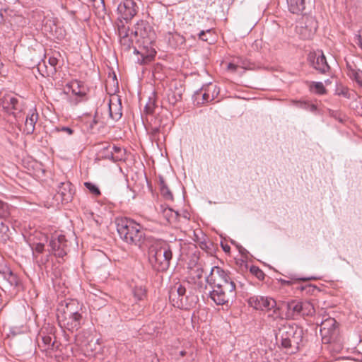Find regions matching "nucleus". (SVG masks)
Segmentation results:
<instances>
[{
    "instance_id": "nucleus-1",
    "label": "nucleus",
    "mask_w": 362,
    "mask_h": 362,
    "mask_svg": "<svg viewBox=\"0 0 362 362\" xmlns=\"http://www.w3.org/2000/svg\"><path fill=\"white\" fill-rule=\"evenodd\" d=\"M0 105L6 112L13 116L15 125L20 130L23 123V131L26 134H32L34 132L35 124L39 118L35 107L30 108L25 112L23 100L13 94H7L2 97Z\"/></svg>"
},
{
    "instance_id": "nucleus-2",
    "label": "nucleus",
    "mask_w": 362,
    "mask_h": 362,
    "mask_svg": "<svg viewBox=\"0 0 362 362\" xmlns=\"http://www.w3.org/2000/svg\"><path fill=\"white\" fill-rule=\"evenodd\" d=\"M303 334V329L297 325L286 324L279 329L276 339L281 348L286 349L290 354H295L299 350Z\"/></svg>"
},
{
    "instance_id": "nucleus-3",
    "label": "nucleus",
    "mask_w": 362,
    "mask_h": 362,
    "mask_svg": "<svg viewBox=\"0 0 362 362\" xmlns=\"http://www.w3.org/2000/svg\"><path fill=\"white\" fill-rule=\"evenodd\" d=\"M115 224L119 236L124 242L138 246L141 245L144 233L140 224L128 218H116Z\"/></svg>"
},
{
    "instance_id": "nucleus-4",
    "label": "nucleus",
    "mask_w": 362,
    "mask_h": 362,
    "mask_svg": "<svg viewBox=\"0 0 362 362\" xmlns=\"http://www.w3.org/2000/svg\"><path fill=\"white\" fill-rule=\"evenodd\" d=\"M173 257L170 244L164 240L155 242L148 250V259L153 268L158 272L166 271Z\"/></svg>"
},
{
    "instance_id": "nucleus-5",
    "label": "nucleus",
    "mask_w": 362,
    "mask_h": 362,
    "mask_svg": "<svg viewBox=\"0 0 362 362\" xmlns=\"http://www.w3.org/2000/svg\"><path fill=\"white\" fill-rule=\"evenodd\" d=\"M206 283L211 286L209 297L217 305H228L236 298V286L221 285L215 281L212 276H206Z\"/></svg>"
},
{
    "instance_id": "nucleus-6",
    "label": "nucleus",
    "mask_w": 362,
    "mask_h": 362,
    "mask_svg": "<svg viewBox=\"0 0 362 362\" xmlns=\"http://www.w3.org/2000/svg\"><path fill=\"white\" fill-rule=\"evenodd\" d=\"M250 306L257 310L267 312V317L273 321L282 319L281 303H277L272 297L252 296L247 299Z\"/></svg>"
},
{
    "instance_id": "nucleus-7",
    "label": "nucleus",
    "mask_w": 362,
    "mask_h": 362,
    "mask_svg": "<svg viewBox=\"0 0 362 362\" xmlns=\"http://www.w3.org/2000/svg\"><path fill=\"white\" fill-rule=\"evenodd\" d=\"M286 306L287 311L286 317L288 319H295L298 316H308L315 313L313 304L309 301L291 300L281 303V308Z\"/></svg>"
},
{
    "instance_id": "nucleus-8",
    "label": "nucleus",
    "mask_w": 362,
    "mask_h": 362,
    "mask_svg": "<svg viewBox=\"0 0 362 362\" xmlns=\"http://www.w3.org/2000/svg\"><path fill=\"white\" fill-rule=\"evenodd\" d=\"M320 332L325 344L335 343L339 340L338 324L334 318L329 317L323 320L320 325Z\"/></svg>"
},
{
    "instance_id": "nucleus-9",
    "label": "nucleus",
    "mask_w": 362,
    "mask_h": 362,
    "mask_svg": "<svg viewBox=\"0 0 362 362\" xmlns=\"http://www.w3.org/2000/svg\"><path fill=\"white\" fill-rule=\"evenodd\" d=\"M317 28V23L313 17H305L296 26V30L299 37L303 40L311 38Z\"/></svg>"
},
{
    "instance_id": "nucleus-10",
    "label": "nucleus",
    "mask_w": 362,
    "mask_h": 362,
    "mask_svg": "<svg viewBox=\"0 0 362 362\" xmlns=\"http://www.w3.org/2000/svg\"><path fill=\"white\" fill-rule=\"evenodd\" d=\"M49 247V252L57 257L63 258L67 254V240L64 235L52 236Z\"/></svg>"
},
{
    "instance_id": "nucleus-11",
    "label": "nucleus",
    "mask_w": 362,
    "mask_h": 362,
    "mask_svg": "<svg viewBox=\"0 0 362 362\" xmlns=\"http://www.w3.org/2000/svg\"><path fill=\"white\" fill-rule=\"evenodd\" d=\"M57 320L59 326L71 332L78 331L83 323L82 315H58Z\"/></svg>"
},
{
    "instance_id": "nucleus-12",
    "label": "nucleus",
    "mask_w": 362,
    "mask_h": 362,
    "mask_svg": "<svg viewBox=\"0 0 362 362\" xmlns=\"http://www.w3.org/2000/svg\"><path fill=\"white\" fill-rule=\"evenodd\" d=\"M308 62L312 67L321 74H327L330 67L322 51L311 52L308 55Z\"/></svg>"
},
{
    "instance_id": "nucleus-13",
    "label": "nucleus",
    "mask_w": 362,
    "mask_h": 362,
    "mask_svg": "<svg viewBox=\"0 0 362 362\" xmlns=\"http://www.w3.org/2000/svg\"><path fill=\"white\" fill-rule=\"evenodd\" d=\"M135 36H140L146 40V42L151 43L156 39V33L152 26L147 22L141 20L135 25V30L132 32Z\"/></svg>"
},
{
    "instance_id": "nucleus-14",
    "label": "nucleus",
    "mask_w": 362,
    "mask_h": 362,
    "mask_svg": "<svg viewBox=\"0 0 362 362\" xmlns=\"http://www.w3.org/2000/svg\"><path fill=\"white\" fill-rule=\"evenodd\" d=\"M136 4L133 0H124L117 6L119 18L127 23L137 13Z\"/></svg>"
},
{
    "instance_id": "nucleus-15",
    "label": "nucleus",
    "mask_w": 362,
    "mask_h": 362,
    "mask_svg": "<svg viewBox=\"0 0 362 362\" xmlns=\"http://www.w3.org/2000/svg\"><path fill=\"white\" fill-rule=\"evenodd\" d=\"M81 306L77 300L73 299L65 300L61 303L57 309V316L81 315Z\"/></svg>"
},
{
    "instance_id": "nucleus-16",
    "label": "nucleus",
    "mask_w": 362,
    "mask_h": 362,
    "mask_svg": "<svg viewBox=\"0 0 362 362\" xmlns=\"http://www.w3.org/2000/svg\"><path fill=\"white\" fill-rule=\"evenodd\" d=\"M186 288L180 283L175 284L169 291V299L174 306L180 307L183 305V299L185 296Z\"/></svg>"
},
{
    "instance_id": "nucleus-17",
    "label": "nucleus",
    "mask_w": 362,
    "mask_h": 362,
    "mask_svg": "<svg viewBox=\"0 0 362 362\" xmlns=\"http://www.w3.org/2000/svg\"><path fill=\"white\" fill-rule=\"evenodd\" d=\"M74 194L72 184L68 181L62 182L58 185L56 199L58 200L60 198L62 204L69 203L72 200Z\"/></svg>"
},
{
    "instance_id": "nucleus-18",
    "label": "nucleus",
    "mask_w": 362,
    "mask_h": 362,
    "mask_svg": "<svg viewBox=\"0 0 362 362\" xmlns=\"http://www.w3.org/2000/svg\"><path fill=\"white\" fill-rule=\"evenodd\" d=\"M211 276L218 284H221V285L230 284L231 286H235L230 274L219 267H214L211 268L210 274L207 276Z\"/></svg>"
},
{
    "instance_id": "nucleus-19",
    "label": "nucleus",
    "mask_w": 362,
    "mask_h": 362,
    "mask_svg": "<svg viewBox=\"0 0 362 362\" xmlns=\"http://www.w3.org/2000/svg\"><path fill=\"white\" fill-rule=\"evenodd\" d=\"M346 70L349 77L362 88V70L354 62L346 60Z\"/></svg>"
},
{
    "instance_id": "nucleus-20",
    "label": "nucleus",
    "mask_w": 362,
    "mask_h": 362,
    "mask_svg": "<svg viewBox=\"0 0 362 362\" xmlns=\"http://www.w3.org/2000/svg\"><path fill=\"white\" fill-rule=\"evenodd\" d=\"M291 104L292 105L296 106L298 108L310 112L314 114H317L318 112L317 107L315 104L310 103L308 100H291Z\"/></svg>"
},
{
    "instance_id": "nucleus-21",
    "label": "nucleus",
    "mask_w": 362,
    "mask_h": 362,
    "mask_svg": "<svg viewBox=\"0 0 362 362\" xmlns=\"http://www.w3.org/2000/svg\"><path fill=\"white\" fill-rule=\"evenodd\" d=\"M288 11L293 14L301 13L305 8V0H286Z\"/></svg>"
},
{
    "instance_id": "nucleus-22",
    "label": "nucleus",
    "mask_w": 362,
    "mask_h": 362,
    "mask_svg": "<svg viewBox=\"0 0 362 362\" xmlns=\"http://www.w3.org/2000/svg\"><path fill=\"white\" fill-rule=\"evenodd\" d=\"M242 69L243 70L252 69L253 64L247 59H238L237 63H229L228 65V69L232 71H235L238 69Z\"/></svg>"
},
{
    "instance_id": "nucleus-23",
    "label": "nucleus",
    "mask_w": 362,
    "mask_h": 362,
    "mask_svg": "<svg viewBox=\"0 0 362 362\" xmlns=\"http://www.w3.org/2000/svg\"><path fill=\"white\" fill-rule=\"evenodd\" d=\"M182 96V88H175V90L170 89L168 91L166 98L168 103L175 105L178 101L181 100Z\"/></svg>"
},
{
    "instance_id": "nucleus-24",
    "label": "nucleus",
    "mask_w": 362,
    "mask_h": 362,
    "mask_svg": "<svg viewBox=\"0 0 362 362\" xmlns=\"http://www.w3.org/2000/svg\"><path fill=\"white\" fill-rule=\"evenodd\" d=\"M108 110L110 117L114 121H118L122 115V106L121 104H114L111 101L108 105Z\"/></svg>"
},
{
    "instance_id": "nucleus-25",
    "label": "nucleus",
    "mask_w": 362,
    "mask_h": 362,
    "mask_svg": "<svg viewBox=\"0 0 362 362\" xmlns=\"http://www.w3.org/2000/svg\"><path fill=\"white\" fill-rule=\"evenodd\" d=\"M1 277L5 281L6 286L9 287H16L18 285V278L10 268L6 269V273L4 276H1Z\"/></svg>"
},
{
    "instance_id": "nucleus-26",
    "label": "nucleus",
    "mask_w": 362,
    "mask_h": 362,
    "mask_svg": "<svg viewBox=\"0 0 362 362\" xmlns=\"http://www.w3.org/2000/svg\"><path fill=\"white\" fill-rule=\"evenodd\" d=\"M169 43L174 47L178 46L179 45H183L185 42V37L177 33L173 34L169 33Z\"/></svg>"
},
{
    "instance_id": "nucleus-27",
    "label": "nucleus",
    "mask_w": 362,
    "mask_h": 362,
    "mask_svg": "<svg viewBox=\"0 0 362 362\" xmlns=\"http://www.w3.org/2000/svg\"><path fill=\"white\" fill-rule=\"evenodd\" d=\"M112 153L115 154V162L126 160V150L117 146H112Z\"/></svg>"
},
{
    "instance_id": "nucleus-28",
    "label": "nucleus",
    "mask_w": 362,
    "mask_h": 362,
    "mask_svg": "<svg viewBox=\"0 0 362 362\" xmlns=\"http://www.w3.org/2000/svg\"><path fill=\"white\" fill-rule=\"evenodd\" d=\"M309 88L310 91L319 95H322L326 92V89L322 82H310Z\"/></svg>"
},
{
    "instance_id": "nucleus-29",
    "label": "nucleus",
    "mask_w": 362,
    "mask_h": 362,
    "mask_svg": "<svg viewBox=\"0 0 362 362\" xmlns=\"http://www.w3.org/2000/svg\"><path fill=\"white\" fill-rule=\"evenodd\" d=\"M160 190L163 197L166 200H173V196L168 186L166 185L165 181L163 179L160 180Z\"/></svg>"
},
{
    "instance_id": "nucleus-30",
    "label": "nucleus",
    "mask_w": 362,
    "mask_h": 362,
    "mask_svg": "<svg viewBox=\"0 0 362 362\" xmlns=\"http://www.w3.org/2000/svg\"><path fill=\"white\" fill-rule=\"evenodd\" d=\"M72 93L80 98H83L86 95V92L84 87H81L79 82L76 81L73 83L71 85Z\"/></svg>"
},
{
    "instance_id": "nucleus-31",
    "label": "nucleus",
    "mask_w": 362,
    "mask_h": 362,
    "mask_svg": "<svg viewBox=\"0 0 362 362\" xmlns=\"http://www.w3.org/2000/svg\"><path fill=\"white\" fill-rule=\"evenodd\" d=\"M163 214L164 217L167 219L168 221L170 222L172 220H175L177 218L179 214L177 211H174L170 207H166L163 209Z\"/></svg>"
},
{
    "instance_id": "nucleus-32",
    "label": "nucleus",
    "mask_w": 362,
    "mask_h": 362,
    "mask_svg": "<svg viewBox=\"0 0 362 362\" xmlns=\"http://www.w3.org/2000/svg\"><path fill=\"white\" fill-rule=\"evenodd\" d=\"M10 215V206L7 203L0 200V218H8Z\"/></svg>"
},
{
    "instance_id": "nucleus-33",
    "label": "nucleus",
    "mask_w": 362,
    "mask_h": 362,
    "mask_svg": "<svg viewBox=\"0 0 362 362\" xmlns=\"http://www.w3.org/2000/svg\"><path fill=\"white\" fill-rule=\"evenodd\" d=\"M134 298L138 300H142L146 296V289L141 286H136L133 290Z\"/></svg>"
},
{
    "instance_id": "nucleus-34",
    "label": "nucleus",
    "mask_w": 362,
    "mask_h": 362,
    "mask_svg": "<svg viewBox=\"0 0 362 362\" xmlns=\"http://www.w3.org/2000/svg\"><path fill=\"white\" fill-rule=\"evenodd\" d=\"M84 186L88 189V191L95 196L100 195V190L98 187L90 182H84Z\"/></svg>"
},
{
    "instance_id": "nucleus-35",
    "label": "nucleus",
    "mask_w": 362,
    "mask_h": 362,
    "mask_svg": "<svg viewBox=\"0 0 362 362\" xmlns=\"http://www.w3.org/2000/svg\"><path fill=\"white\" fill-rule=\"evenodd\" d=\"M0 234L2 235H5L8 237V232L9 231V228L8 223L6 221L7 218H0Z\"/></svg>"
},
{
    "instance_id": "nucleus-36",
    "label": "nucleus",
    "mask_w": 362,
    "mask_h": 362,
    "mask_svg": "<svg viewBox=\"0 0 362 362\" xmlns=\"http://www.w3.org/2000/svg\"><path fill=\"white\" fill-rule=\"evenodd\" d=\"M120 44L124 51H129L132 46L133 40L129 37L120 39Z\"/></svg>"
},
{
    "instance_id": "nucleus-37",
    "label": "nucleus",
    "mask_w": 362,
    "mask_h": 362,
    "mask_svg": "<svg viewBox=\"0 0 362 362\" xmlns=\"http://www.w3.org/2000/svg\"><path fill=\"white\" fill-rule=\"evenodd\" d=\"M112 146H107V147H105L103 148V156L105 158L115 162V154L112 153Z\"/></svg>"
},
{
    "instance_id": "nucleus-38",
    "label": "nucleus",
    "mask_w": 362,
    "mask_h": 362,
    "mask_svg": "<svg viewBox=\"0 0 362 362\" xmlns=\"http://www.w3.org/2000/svg\"><path fill=\"white\" fill-rule=\"evenodd\" d=\"M354 42L360 49H362V28L355 33Z\"/></svg>"
},
{
    "instance_id": "nucleus-39",
    "label": "nucleus",
    "mask_w": 362,
    "mask_h": 362,
    "mask_svg": "<svg viewBox=\"0 0 362 362\" xmlns=\"http://www.w3.org/2000/svg\"><path fill=\"white\" fill-rule=\"evenodd\" d=\"M155 100L153 98H149L148 101L146 103L144 110L147 114H151L153 112L155 108Z\"/></svg>"
},
{
    "instance_id": "nucleus-40",
    "label": "nucleus",
    "mask_w": 362,
    "mask_h": 362,
    "mask_svg": "<svg viewBox=\"0 0 362 362\" xmlns=\"http://www.w3.org/2000/svg\"><path fill=\"white\" fill-rule=\"evenodd\" d=\"M118 35L120 39H124L125 37H129V28H127L125 25H122L121 26H119L118 28Z\"/></svg>"
},
{
    "instance_id": "nucleus-41",
    "label": "nucleus",
    "mask_w": 362,
    "mask_h": 362,
    "mask_svg": "<svg viewBox=\"0 0 362 362\" xmlns=\"http://www.w3.org/2000/svg\"><path fill=\"white\" fill-rule=\"evenodd\" d=\"M203 103H208L213 100V96H211V87L204 88V93L202 95Z\"/></svg>"
},
{
    "instance_id": "nucleus-42",
    "label": "nucleus",
    "mask_w": 362,
    "mask_h": 362,
    "mask_svg": "<svg viewBox=\"0 0 362 362\" xmlns=\"http://www.w3.org/2000/svg\"><path fill=\"white\" fill-rule=\"evenodd\" d=\"M33 253L35 252L37 253H42L45 250V244L43 243H33L31 245Z\"/></svg>"
},
{
    "instance_id": "nucleus-43",
    "label": "nucleus",
    "mask_w": 362,
    "mask_h": 362,
    "mask_svg": "<svg viewBox=\"0 0 362 362\" xmlns=\"http://www.w3.org/2000/svg\"><path fill=\"white\" fill-rule=\"evenodd\" d=\"M42 341L47 346V349L52 348L54 345V341L52 340V338L50 336L43 337Z\"/></svg>"
},
{
    "instance_id": "nucleus-44",
    "label": "nucleus",
    "mask_w": 362,
    "mask_h": 362,
    "mask_svg": "<svg viewBox=\"0 0 362 362\" xmlns=\"http://www.w3.org/2000/svg\"><path fill=\"white\" fill-rule=\"evenodd\" d=\"M207 87H211V96H213V100L217 98V96L220 93V88L219 87L214 85H209Z\"/></svg>"
},
{
    "instance_id": "nucleus-45",
    "label": "nucleus",
    "mask_w": 362,
    "mask_h": 362,
    "mask_svg": "<svg viewBox=\"0 0 362 362\" xmlns=\"http://www.w3.org/2000/svg\"><path fill=\"white\" fill-rule=\"evenodd\" d=\"M56 130L57 132H64L66 133L68 135H71L74 133V130L68 127H57Z\"/></svg>"
},
{
    "instance_id": "nucleus-46",
    "label": "nucleus",
    "mask_w": 362,
    "mask_h": 362,
    "mask_svg": "<svg viewBox=\"0 0 362 362\" xmlns=\"http://www.w3.org/2000/svg\"><path fill=\"white\" fill-rule=\"evenodd\" d=\"M23 332H24L23 327L18 328L16 327H12L10 328V333L14 336Z\"/></svg>"
},
{
    "instance_id": "nucleus-47",
    "label": "nucleus",
    "mask_w": 362,
    "mask_h": 362,
    "mask_svg": "<svg viewBox=\"0 0 362 362\" xmlns=\"http://www.w3.org/2000/svg\"><path fill=\"white\" fill-rule=\"evenodd\" d=\"M250 271L254 273L258 278L264 275L262 271L259 269L257 267H252Z\"/></svg>"
},
{
    "instance_id": "nucleus-48",
    "label": "nucleus",
    "mask_w": 362,
    "mask_h": 362,
    "mask_svg": "<svg viewBox=\"0 0 362 362\" xmlns=\"http://www.w3.org/2000/svg\"><path fill=\"white\" fill-rule=\"evenodd\" d=\"M351 94L352 93L349 90V89L345 88H343L339 93V95H343L346 98H351Z\"/></svg>"
},
{
    "instance_id": "nucleus-49",
    "label": "nucleus",
    "mask_w": 362,
    "mask_h": 362,
    "mask_svg": "<svg viewBox=\"0 0 362 362\" xmlns=\"http://www.w3.org/2000/svg\"><path fill=\"white\" fill-rule=\"evenodd\" d=\"M211 33V30L209 29L206 31L204 30H202L199 33V39H201L203 41H207L208 40V38L206 37V34L208 33Z\"/></svg>"
},
{
    "instance_id": "nucleus-50",
    "label": "nucleus",
    "mask_w": 362,
    "mask_h": 362,
    "mask_svg": "<svg viewBox=\"0 0 362 362\" xmlns=\"http://www.w3.org/2000/svg\"><path fill=\"white\" fill-rule=\"evenodd\" d=\"M49 65L55 69V66L58 63V60L56 57H49L48 59Z\"/></svg>"
},
{
    "instance_id": "nucleus-51",
    "label": "nucleus",
    "mask_w": 362,
    "mask_h": 362,
    "mask_svg": "<svg viewBox=\"0 0 362 362\" xmlns=\"http://www.w3.org/2000/svg\"><path fill=\"white\" fill-rule=\"evenodd\" d=\"M141 59H138V62L139 64H144L146 63V60H151L153 59V56H146V57H144L143 54H141Z\"/></svg>"
},
{
    "instance_id": "nucleus-52",
    "label": "nucleus",
    "mask_w": 362,
    "mask_h": 362,
    "mask_svg": "<svg viewBox=\"0 0 362 362\" xmlns=\"http://www.w3.org/2000/svg\"><path fill=\"white\" fill-rule=\"evenodd\" d=\"M50 33H51L52 36H53V37H55V36H56V37H57V39H59V40L62 39V38L64 37V33H63V32H62V30H60V33H59V34L58 35H56L55 34H54V33H53V29H52V28H51Z\"/></svg>"
},
{
    "instance_id": "nucleus-53",
    "label": "nucleus",
    "mask_w": 362,
    "mask_h": 362,
    "mask_svg": "<svg viewBox=\"0 0 362 362\" xmlns=\"http://www.w3.org/2000/svg\"><path fill=\"white\" fill-rule=\"evenodd\" d=\"M9 269L6 265H0V276H4L6 273V269Z\"/></svg>"
},
{
    "instance_id": "nucleus-54",
    "label": "nucleus",
    "mask_w": 362,
    "mask_h": 362,
    "mask_svg": "<svg viewBox=\"0 0 362 362\" xmlns=\"http://www.w3.org/2000/svg\"><path fill=\"white\" fill-rule=\"evenodd\" d=\"M51 24L55 28V29H57V25L51 21H49L46 23V25H45V28H47V27L48 26V25H51Z\"/></svg>"
},
{
    "instance_id": "nucleus-55",
    "label": "nucleus",
    "mask_w": 362,
    "mask_h": 362,
    "mask_svg": "<svg viewBox=\"0 0 362 362\" xmlns=\"http://www.w3.org/2000/svg\"><path fill=\"white\" fill-rule=\"evenodd\" d=\"M97 124V120L94 118L90 124V128H93L95 124Z\"/></svg>"
},
{
    "instance_id": "nucleus-56",
    "label": "nucleus",
    "mask_w": 362,
    "mask_h": 362,
    "mask_svg": "<svg viewBox=\"0 0 362 362\" xmlns=\"http://www.w3.org/2000/svg\"><path fill=\"white\" fill-rule=\"evenodd\" d=\"M222 247H223V250H224L225 252H228V251L230 250V247H229V246H228V245L223 246V245H222Z\"/></svg>"
},
{
    "instance_id": "nucleus-57",
    "label": "nucleus",
    "mask_w": 362,
    "mask_h": 362,
    "mask_svg": "<svg viewBox=\"0 0 362 362\" xmlns=\"http://www.w3.org/2000/svg\"><path fill=\"white\" fill-rule=\"evenodd\" d=\"M315 279V277H308V278H301L300 279L303 281H308V280Z\"/></svg>"
},
{
    "instance_id": "nucleus-58",
    "label": "nucleus",
    "mask_w": 362,
    "mask_h": 362,
    "mask_svg": "<svg viewBox=\"0 0 362 362\" xmlns=\"http://www.w3.org/2000/svg\"><path fill=\"white\" fill-rule=\"evenodd\" d=\"M186 355V351H180V356H184Z\"/></svg>"
},
{
    "instance_id": "nucleus-59",
    "label": "nucleus",
    "mask_w": 362,
    "mask_h": 362,
    "mask_svg": "<svg viewBox=\"0 0 362 362\" xmlns=\"http://www.w3.org/2000/svg\"><path fill=\"white\" fill-rule=\"evenodd\" d=\"M153 133H157V132H159V129L156 127V128H154V129H153Z\"/></svg>"
},
{
    "instance_id": "nucleus-60",
    "label": "nucleus",
    "mask_w": 362,
    "mask_h": 362,
    "mask_svg": "<svg viewBox=\"0 0 362 362\" xmlns=\"http://www.w3.org/2000/svg\"><path fill=\"white\" fill-rule=\"evenodd\" d=\"M134 54H139V52L136 49V47H134Z\"/></svg>"
},
{
    "instance_id": "nucleus-61",
    "label": "nucleus",
    "mask_w": 362,
    "mask_h": 362,
    "mask_svg": "<svg viewBox=\"0 0 362 362\" xmlns=\"http://www.w3.org/2000/svg\"><path fill=\"white\" fill-rule=\"evenodd\" d=\"M204 89V88H202L201 89L197 90L196 92V94H198L199 92H201L202 90Z\"/></svg>"
}]
</instances>
